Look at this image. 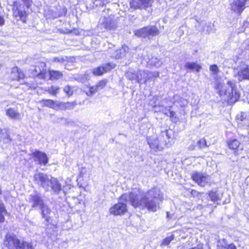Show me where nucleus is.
<instances>
[{
    "label": "nucleus",
    "mask_w": 249,
    "mask_h": 249,
    "mask_svg": "<svg viewBox=\"0 0 249 249\" xmlns=\"http://www.w3.org/2000/svg\"><path fill=\"white\" fill-rule=\"evenodd\" d=\"M163 199V195L160 189L154 187L146 192L140 189H134L128 194H123L120 200L128 201L135 208L141 209L146 208L152 212H156L160 209V202Z\"/></svg>",
    "instance_id": "obj_1"
},
{
    "label": "nucleus",
    "mask_w": 249,
    "mask_h": 249,
    "mask_svg": "<svg viewBox=\"0 0 249 249\" xmlns=\"http://www.w3.org/2000/svg\"><path fill=\"white\" fill-rule=\"evenodd\" d=\"M213 86L215 89L218 90L219 95L230 105L235 103L240 98V94L236 90L234 83L230 81L223 85L222 80L217 79L214 82Z\"/></svg>",
    "instance_id": "obj_2"
},
{
    "label": "nucleus",
    "mask_w": 249,
    "mask_h": 249,
    "mask_svg": "<svg viewBox=\"0 0 249 249\" xmlns=\"http://www.w3.org/2000/svg\"><path fill=\"white\" fill-rule=\"evenodd\" d=\"M34 181L46 191H52L54 193H58L61 190V185L58 180L43 173H36L34 175Z\"/></svg>",
    "instance_id": "obj_3"
},
{
    "label": "nucleus",
    "mask_w": 249,
    "mask_h": 249,
    "mask_svg": "<svg viewBox=\"0 0 249 249\" xmlns=\"http://www.w3.org/2000/svg\"><path fill=\"white\" fill-rule=\"evenodd\" d=\"M3 245L8 249H33L30 244L20 241L17 235L11 233L5 235Z\"/></svg>",
    "instance_id": "obj_4"
},
{
    "label": "nucleus",
    "mask_w": 249,
    "mask_h": 249,
    "mask_svg": "<svg viewBox=\"0 0 249 249\" xmlns=\"http://www.w3.org/2000/svg\"><path fill=\"white\" fill-rule=\"evenodd\" d=\"M134 35L139 37L151 38L159 34V30L156 26L149 25L139 29L135 30Z\"/></svg>",
    "instance_id": "obj_5"
},
{
    "label": "nucleus",
    "mask_w": 249,
    "mask_h": 249,
    "mask_svg": "<svg viewBox=\"0 0 249 249\" xmlns=\"http://www.w3.org/2000/svg\"><path fill=\"white\" fill-rule=\"evenodd\" d=\"M192 178L193 180L200 186L204 187L211 183V178L209 175L200 172H195L192 175Z\"/></svg>",
    "instance_id": "obj_6"
},
{
    "label": "nucleus",
    "mask_w": 249,
    "mask_h": 249,
    "mask_svg": "<svg viewBox=\"0 0 249 249\" xmlns=\"http://www.w3.org/2000/svg\"><path fill=\"white\" fill-rule=\"evenodd\" d=\"M126 202L119 199V202L112 206L109 209L110 214L119 215L124 214L127 211Z\"/></svg>",
    "instance_id": "obj_7"
},
{
    "label": "nucleus",
    "mask_w": 249,
    "mask_h": 249,
    "mask_svg": "<svg viewBox=\"0 0 249 249\" xmlns=\"http://www.w3.org/2000/svg\"><path fill=\"white\" fill-rule=\"evenodd\" d=\"M100 23L101 28L106 30H112L116 28L117 26L116 20L112 16L105 17L103 19L100 20Z\"/></svg>",
    "instance_id": "obj_8"
},
{
    "label": "nucleus",
    "mask_w": 249,
    "mask_h": 249,
    "mask_svg": "<svg viewBox=\"0 0 249 249\" xmlns=\"http://www.w3.org/2000/svg\"><path fill=\"white\" fill-rule=\"evenodd\" d=\"M153 0H132L130 2L132 8L137 9H146L151 7L153 3Z\"/></svg>",
    "instance_id": "obj_9"
},
{
    "label": "nucleus",
    "mask_w": 249,
    "mask_h": 249,
    "mask_svg": "<svg viewBox=\"0 0 249 249\" xmlns=\"http://www.w3.org/2000/svg\"><path fill=\"white\" fill-rule=\"evenodd\" d=\"M248 0H231V9L232 11L240 14L245 8V3Z\"/></svg>",
    "instance_id": "obj_10"
},
{
    "label": "nucleus",
    "mask_w": 249,
    "mask_h": 249,
    "mask_svg": "<svg viewBox=\"0 0 249 249\" xmlns=\"http://www.w3.org/2000/svg\"><path fill=\"white\" fill-rule=\"evenodd\" d=\"M29 201L32 203V208L40 207L44 203L39 193L35 192L29 196Z\"/></svg>",
    "instance_id": "obj_11"
},
{
    "label": "nucleus",
    "mask_w": 249,
    "mask_h": 249,
    "mask_svg": "<svg viewBox=\"0 0 249 249\" xmlns=\"http://www.w3.org/2000/svg\"><path fill=\"white\" fill-rule=\"evenodd\" d=\"M146 140L148 144L152 149H153L155 151L162 150L163 147L156 136L147 137Z\"/></svg>",
    "instance_id": "obj_12"
},
{
    "label": "nucleus",
    "mask_w": 249,
    "mask_h": 249,
    "mask_svg": "<svg viewBox=\"0 0 249 249\" xmlns=\"http://www.w3.org/2000/svg\"><path fill=\"white\" fill-rule=\"evenodd\" d=\"M115 63H106L102 67H99L93 70V73L95 75L99 76L106 72H108L115 68Z\"/></svg>",
    "instance_id": "obj_13"
},
{
    "label": "nucleus",
    "mask_w": 249,
    "mask_h": 249,
    "mask_svg": "<svg viewBox=\"0 0 249 249\" xmlns=\"http://www.w3.org/2000/svg\"><path fill=\"white\" fill-rule=\"evenodd\" d=\"M12 11L13 16L18 18L19 17L20 19H22L26 15V12L21 5L17 1H14L13 4Z\"/></svg>",
    "instance_id": "obj_14"
},
{
    "label": "nucleus",
    "mask_w": 249,
    "mask_h": 249,
    "mask_svg": "<svg viewBox=\"0 0 249 249\" xmlns=\"http://www.w3.org/2000/svg\"><path fill=\"white\" fill-rule=\"evenodd\" d=\"M32 156L35 158V160L38 161L39 164L45 165L48 163V157L44 152L36 150L32 153Z\"/></svg>",
    "instance_id": "obj_15"
},
{
    "label": "nucleus",
    "mask_w": 249,
    "mask_h": 249,
    "mask_svg": "<svg viewBox=\"0 0 249 249\" xmlns=\"http://www.w3.org/2000/svg\"><path fill=\"white\" fill-rule=\"evenodd\" d=\"M5 114L7 116L12 120H19L22 118V116L17 107H9L6 109Z\"/></svg>",
    "instance_id": "obj_16"
},
{
    "label": "nucleus",
    "mask_w": 249,
    "mask_h": 249,
    "mask_svg": "<svg viewBox=\"0 0 249 249\" xmlns=\"http://www.w3.org/2000/svg\"><path fill=\"white\" fill-rule=\"evenodd\" d=\"M128 51V48L125 45L119 49L113 51L111 53V57L115 59H119L125 55V53Z\"/></svg>",
    "instance_id": "obj_17"
},
{
    "label": "nucleus",
    "mask_w": 249,
    "mask_h": 249,
    "mask_svg": "<svg viewBox=\"0 0 249 249\" xmlns=\"http://www.w3.org/2000/svg\"><path fill=\"white\" fill-rule=\"evenodd\" d=\"M239 80H249V68L246 65H244L238 73Z\"/></svg>",
    "instance_id": "obj_18"
},
{
    "label": "nucleus",
    "mask_w": 249,
    "mask_h": 249,
    "mask_svg": "<svg viewBox=\"0 0 249 249\" xmlns=\"http://www.w3.org/2000/svg\"><path fill=\"white\" fill-rule=\"evenodd\" d=\"M24 74L22 71H20L19 69L16 67L12 69L11 73V78L13 80H19L23 79Z\"/></svg>",
    "instance_id": "obj_19"
},
{
    "label": "nucleus",
    "mask_w": 249,
    "mask_h": 249,
    "mask_svg": "<svg viewBox=\"0 0 249 249\" xmlns=\"http://www.w3.org/2000/svg\"><path fill=\"white\" fill-rule=\"evenodd\" d=\"M9 132L7 129H0V142L8 143L11 142Z\"/></svg>",
    "instance_id": "obj_20"
},
{
    "label": "nucleus",
    "mask_w": 249,
    "mask_h": 249,
    "mask_svg": "<svg viewBox=\"0 0 249 249\" xmlns=\"http://www.w3.org/2000/svg\"><path fill=\"white\" fill-rule=\"evenodd\" d=\"M41 210L42 217L45 219L47 222H49L50 217V214L51 213V209L44 203L39 207Z\"/></svg>",
    "instance_id": "obj_21"
},
{
    "label": "nucleus",
    "mask_w": 249,
    "mask_h": 249,
    "mask_svg": "<svg viewBox=\"0 0 249 249\" xmlns=\"http://www.w3.org/2000/svg\"><path fill=\"white\" fill-rule=\"evenodd\" d=\"M151 74V72L140 71L137 74V82L142 83L143 82L145 83L147 80L151 78V76L150 75Z\"/></svg>",
    "instance_id": "obj_22"
},
{
    "label": "nucleus",
    "mask_w": 249,
    "mask_h": 249,
    "mask_svg": "<svg viewBox=\"0 0 249 249\" xmlns=\"http://www.w3.org/2000/svg\"><path fill=\"white\" fill-rule=\"evenodd\" d=\"M56 101L50 99H43L39 101L42 106L47 107L54 109Z\"/></svg>",
    "instance_id": "obj_23"
},
{
    "label": "nucleus",
    "mask_w": 249,
    "mask_h": 249,
    "mask_svg": "<svg viewBox=\"0 0 249 249\" xmlns=\"http://www.w3.org/2000/svg\"><path fill=\"white\" fill-rule=\"evenodd\" d=\"M49 74L51 80H58L62 78L63 76L61 72L53 70H50Z\"/></svg>",
    "instance_id": "obj_24"
},
{
    "label": "nucleus",
    "mask_w": 249,
    "mask_h": 249,
    "mask_svg": "<svg viewBox=\"0 0 249 249\" xmlns=\"http://www.w3.org/2000/svg\"><path fill=\"white\" fill-rule=\"evenodd\" d=\"M185 67L191 71H197L198 72L201 69V67L197 63H186Z\"/></svg>",
    "instance_id": "obj_25"
},
{
    "label": "nucleus",
    "mask_w": 249,
    "mask_h": 249,
    "mask_svg": "<svg viewBox=\"0 0 249 249\" xmlns=\"http://www.w3.org/2000/svg\"><path fill=\"white\" fill-rule=\"evenodd\" d=\"M228 144L230 149L236 150L239 147L240 142L236 139H232L229 140Z\"/></svg>",
    "instance_id": "obj_26"
},
{
    "label": "nucleus",
    "mask_w": 249,
    "mask_h": 249,
    "mask_svg": "<svg viewBox=\"0 0 249 249\" xmlns=\"http://www.w3.org/2000/svg\"><path fill=\"white\" fill-rule=\"evenodd\" d=\"M59 90L60 88L55 86H52L45 89V91L48 92L49 94L55 96L59 93Z\"/></svg>",
    "instance_id": "obj_27"
},
{
    "label": "nucleus",
    "mask_w": 249,
    "mask_h": 249,
    "mask_svg": "<svg viewBox=\"0 0 249 249\" xmlns=\"http://www.w3.org/2000/svg\"><path fill=\"white\" fill-rule=\"evenodd\" d=\"M7 213L3 202L0 200V222L4 221V215Z\"/></svg>",
    "instance_id": "obj_28"
},
{
    "label": "nucleus",
    "mask_w": 249,
    "mask_h": 249,
    "mask_svg": "<svg viewBox=\"0 0 249 249\" xmlns=\"http://www.w3.org/2000/svg\"><path fill=\"white\" fill-rule=\"evenodd\" d=\"M107 80L103 79L98 82L97 84L93 86L97 91L103 89L106 86L107 83Z\"/></svg>",
    "instance_id": "obj_29"
},
{
    "label": "nucleus",
    "mask_w": 249,
    "mask_h": 249,
    "mask_svg": "<svg viewBox=\"0 0 249 249\" xmlns=\"http://www.w3.org/2000/svg\"><path fill=\"white\" fill-rule=\"evenodd\" d=\"M54 109L55 110H65L66 109L65 103L61 102L56 101Z\"/></svg>",
    "instance_id": "obj_30"
},
{
    "label": "nucleus",
    "mask_w": 249,
    "mask_h": 249,
    "mask_svg": "<svg viewBox=\"0 0 249 249\" xmlns=\"http://www.w3.org/2000/svg\"><path fill=\"white\" fill-rule=\"evenodd\" d=\"M209 196L211 198V200L213 201L217 200L218 198V195L216 192L211 191L209 193Z\"/></svg>",
    "instance_id": "obj_31"
},
{
    "label": "nucleus",
    "mask_w": 249,
    "mask_h": 249,
    "mask_svg": "<svg viewBox=\"0 0 249 249\" xmlns=\"http://www.w3.org/2000/svg\"><path fill=\"white\" fill-rule=\"evenodd\" d=\"M126 76L130 80H136L137 81V74L128 71L126 73Z\"/></svg>",
    "instance_id": "obj_32"
},
{
    "label": "nucleus",
    "mask_w": 249,
    "mask_h": 249,
    "mask_svg": "<svg viewBox=\"0 0 249 249\" xmlns=\"http://www.w3.org/2000/svg\"><path fill=\"white\" fill-rule=\"evenodd\" d=\"M198 146L200 148H203L204 147H208L207 145V142H206V140L204 139H200L198 142H197Z\"/></svg>",
    "instance_id": "obj_33"
},
{
    "label": "nucleus",
    "mask_w": 249,
    "mask_h": 249,
    "mask_svg": "<svg viewBox=\"0 0 249 249\" xmlns=\"http://www.w3.org/2000/svg\"><path fill=\"white\" fill-rule=\"evenodd\" d=\"M173 240V238L172 236L168 237L163 240V241L162 242V243L161 244V246L168 245Z\"/></svg>",
    "instance_id": "obj_34"
},
{
    "label": "nucleus",
    "mask_w": 249,
    "mask_h": 249,
    "mask_svg": "<svg viewBox=\"0 0 249 249\" xmlns=\"http://www.w3.org/2000/svg\"><path fill=\"white\" fill-rule=\"evenodd\" d=\"M63 90H64V91L69 96L72 95L73 94V91L72 90V89L69 86H67L65 87H64Z\"/></svg>",
    "instance_id": "obj_35"
},
{
    "label": "nucleus",
    "mask_w": 249,
    "mask_h": 249,
    "mask_svg": "<svg viewBox=\"0 0 249 249\" xmlns=\"http://www.w3.org/2000/svg\"><path fill=\"white\" fill-rule=\"evenodd\" d=\"M164 114L169 116L172 119V121L174 122L176 121V117H175L176 113L173 111L169 110V115L166 112H164Z\"/></svg>",
    "instance_id": "obj_36"
},
{
    "label": "nucleus",
    "mask_w": 249,
    "mask_h": 249,
    "mask_svg": "<svg viewBox=\"0 0 249 249\" xmlns=\"http://www.w3.org/2000/svg\"><path fill=\"white\" fill-rule=\"evenodd\" d=\"M76 105L75 102L65 103L66 109H72Z\"/></svg>",
    "instance_id": "obj_37"
},
{
    "label": "nucleus",
    "mask_w": 249,
    "mask_h": 249,
    "mask_svg": "<svg viewBox=\"0 0 249 249\" xmlns=\"http://www.w3.org/2000/svg\"><path fill=\"white\" fill-rule=\"evenodd\" d=\"M97 91L94 88L93 86L90 87L89 91H88L86 92V94L88 96H92L93 94H94L95 93H96Z\"/></svg>",
    "instance_id": "obj_38"
},
{
    "label": "nucleus",
    "mask_w": 249,
    "mask_h": 249,
    "mask_svg": "<svg viewBox=\"0 0 249 249\" xmlns=\"http://www.w3.org/2000/svg\"><path fill=\"white\" fill-rule=\"evenodd\" d=\"M247 117L246 114L244 112H241L240 114L237 115L236 118L238 120L243 121L246 119Z\"/></svg>",
    "instance_id": "obj_39"
},
{
    "label": "nucleus",
    "mask_w": 249,
    "mask_h": 249,
    "mask_svg": "<svg viewBox=\"0 0 249 249\" xmlns=\"http://www.w3.org/2000/svg\"><path fill=\"white\" fill-rule=\"evenodd\" d=\"M210 69L213 74H216L219 71L218 67L216 65H213L211 66Z\"/></svg>",
    "instance_id": "obj_40"
},
{
    "label": "nucleus",
    "mask_w": 249,
    "mask_h": 249,
    "mask_svg": "<svg viewBox=\"0 0 249 249\" xmlns=\"http://www.w3.org/2000/svg\"><path fill=\"white\" fill-rule=\"evenodd\" d=\"M219 249H236V248L234 245L231 244V245H229L228 247L227 246L219 247Z\"/></svg>",
    "instance_id": "obj_41"
},
{
    "label": "nucleus",
    "mask_w": 249,
    "mask_h": 249,
    "mask_svg": "<svg viewBox=\"0 0 249 249\" xmlns=\"http://www.w3.org/2000/svg\"><path fill=\"white\" fill-rule=\"evenodd\" d=\"M27 8H29L32 3V0H22Z\"/></svg>",
    "instance_id": "obj_42"
},
{
    "label": "nucleus",
    "mask_w": 249,
    "mask_h": 249,
    "mask_svg": "<svg viewBox=\"0 0 249 249\" xmlns=\"http://www.w3.org/2000/svg\"><path fill=\"white\" fill-rule=\"evenodd\" d=\"M151 74H150V75L151 76V77L153 76L156 77H158L159 75V72H152V73L151 72Z\"/></svg>",
    "instance_id": "obj_43"
},
{
    "label": "nucleus",
    "mask_w": 249,
    "mask_h": 249,
    "mask_svg": "<svg viewBox=\"0 0 249 249\" xmlns=\"http://www.w3.org/2000/svg\"><path fill=\"white\" fill-rule=\"evenodd\" d=\"M4 23V19L2 17L0 16V25H3Z\"/></svg>",
    "instance_id": "obj_44"
},
{
    "label": "nucleus",
    "mask_w": 249,
    "mask_h": 249,
    "mask_svg": "<svg viewBox=\"0 0 249 249\" xmlns=\"http://www.w3.org/2000/svg\"><path fill=\"white\" fill-rule=\"evenodd\" d=\"M162 134H163V136L165 135V136H166L167 138V139H169L170 137H169V136L168 135V131L167 130H166L164 132H163Z\"/></svg>",
    "instance_id": "obj_45"
},
{
    "label": "nucleus",
    "mask_w": 249,
    "mask_h": 249,
    "mask_svg": "<svg viewBox=\"0 0 249 249\" xmlns=\"http://www.w3.org/2000/svg\"><path fill=\"white\" fill-rule=\"evenodd\" d=\"M234 154L235 155H238V153L237 152V151H235Z\"/></svg>",
    "instance_id": "obj_46"
},
{
    "label": "nucleus",
    "mask_w": 249,
    "mask_h": 249,
    "mask_svg": "<svg viewBox=\"0 0 249 249\" xmlns=\"http://www.w3.org/2000/svg\"><path fill=\"white\" fill-rule=\"evenodd\" d=\"M56 60L57 61H60V60L58 59L57 58L56 59H55V61H56Z\"/></svg>",
    "instance_id": "obj_47"
},
{
    "label": "nucleus",
    "mask_w": 249,
    "mask_h": 249,
    "mask_svg": "<svg viewBox=\"0 0 249 249\" xmlns=\"http://www.w3.org/2000/svg\"><path fill=\"white\" fill-rule=\"evenodd\" d=\"M68 66H66V68H67V69H69V68H68Z\"/></svg>",
    "instance_id": "obj_48"
},
{
    "label": "nucleus",
    "mask_w": 249,
    "mask_h": 249,
    "mask_svg": "<svg viewBox=\"0 0 249 249\" xmlns=\"http://www.w3.org/2000/svg\"><path fill=\"white\" fill-rule=\"evenodd\" d=\"M167 216H168V212L167 213Z\"/></svg>",
    "instance_id": "obj_49"
}]
</instances>
